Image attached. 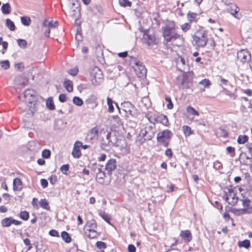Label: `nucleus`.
Wrapping results in <instances>:
<instances>
[{
	"label": "nucleus",
	"mask_w": 252,
	"mask_h": 252,
	"mask_svg": "<svg viewBox=\"0 0 252 252\" xmlns=\"http://www.w3.org/2000/svg\"><path fill=\"white\" fill-rule=\"evenodd\" d=\"M175 25L174 22L162 27V35L165 44H167L171 41L181 38V36L175 32Z\"/></svg>",
	"instance_id": "obj_1"
},
{
	"label": "nucleus",
	"mask_w": 252,
	"mask_h": 252,
	"mask_svg": "<svg viewBox=\"0 0 252 252\" xmlns=\"http://www.w3.org/2000/svg\"><path fill=\"white\" fill-rule=\"evenodd\" d=\"M129 58L130 63L134 65L133 67L137 76L139 78H144L147 73V69L144 65L134 57L130 56Z\"/></svg>",
	"instance_id": "obj_2"
},
{
	"label": "nucleus",
	"mask_w": 252,
	"mask_h": 252,
	"mask_svg": "<svg viewBox=\"0 0 252 252\" xmlns=\"http://www.w3.org/2000/svg\"><path fill=\"white\" fill-rule=\"evenodd\" d=\"M195 45L199 47H204L208 41L207 34L204 31H198L192 35Z\"/></svg>",
	"instance_id": "obj_3"
},
{
	"label": "nucleus",
	"mask_w": 252,
	"mask_h": 252,
	"mask_svg": "<svg viewBox=\"0 0 252 252\" xmlns=\"http://www.w3.org/2000/svg\"><path fill=\"white\" fill-rule=\"evenodd\" d=\"M91 81L94 86H98L103 80V75L102 71L96 66L92 68L91 72Z\"/></svg>",
	"instance_id": "obj_4"
},
{
	"label": "nucleus",
	"mask_w": 252,
	"mask_h": 252,
	"mask_svg": "<svg viewBox=\"0 0 252 252\" xmlns=\"http://www.w3.org/2000/svg\"><path fill=\"white\" fill-rule=\"evenodd\" d=\"M142 41L148 46L157 45L158 42V40L155 34L153 32L151 33L150 31L148 30L144 32Z\"/></svg>",
	"instance_id": "obj_5"
},
{
	"label": "nucleus",
	"mask_w": 252,
	"mask_h": 252,
	"mask_svg": "<svg viewBox=\"0 0 252 252\" xmlns=\"http://www.w3.org/2000/svg\"><path fill=\"white\" fill-rule=\"evenodd\" d=\"M171 132L169 129H165L157 134V139L158 143L161 144L164 147H167L169 145V142L167 139L171 138Z\"/></svg>",
	"instance_id": "obj_6"
},
{
	"label": "nucleus",
	"mask_w": 252,
	"mask_h": 252,
	"mask_svg": "<svg viewBox=\"0 0 252 252\" xmlns=\"http://www.w3.org/2000/svg\"><path fill=\"white\" fill-rule=\"evenodd\" d=\"M102 166H95L93 170L96 174V180L98 183L103 185L104 183V179L106 177L105 173L101 169Z\"/></svg>",
	"instance_id": "obj_7"
},
{
	"label": "nucleus",
	"mask_w": 252,
	"mask_h": 252,
	"mask_svg": "<svg viewBox=\"0 0 252 252\" xmlns=\"http://www.w3.org/2000/svg\"><path fill=\"white\" fill-rule=\"evenodd\" d=\"M192 86V80L189 76L184 75L181 82L179 85L181 89L187 90L190 89Z\"/></svg>",
	"instance_id": "obj_8"
},
{
	"label": "nucleus",
	"mask_w": 252,
	"mask_h": 252,
	"mask_svg": "<svg viewBox=\"0 0 252 252\" xmlns=\"http://www.w3.org/2000/svg\"><path fill=\"white\" fill-rule=\"evenodd\" d=\"M22 221L14 219L12 217H10L5 218L1 220V225L4 227H9L12 224L15 225H19L22 224Z\"/></svg>",
	"instance_id": "obj_9"
},
{
	"label": "nucleus",
	"mask_w": 252,
	"mask_h": 252,
	"mask_svg": "<svg viewBox=\"0 0 252 252\" xmlns=\"http://www.w3.org/2000/svg\"><path fill=\"white\" fill-rule=\"evenodd\" d=\"M237 56L243 63L249 62L251 60L250 52L247 50H241L237 53Z\"/></svg>",
	"instance_id": "obj_10"
},
{
	"label": "nucleus",
	"mask_w": 252,
	"mask_h": 252,
	"mask_svg": "<svg viewBox=\"0 0 252 252\" xmlns=\"http://www.w3.org/2000/svg\"><path fill=\"white\" fill-rule=\"evenodd\" d=\"M116 168V160L114 158H110L106 162L105 166V169L108 172V174L111 175L112 172L115 170Z\"/></svg>",
	"instance_id": "obj_11"
},
{
	"label": "nucleus",
	"mask_w": 252,
	"mask_h": 252,
	"mask_svg": "<svg viewBox=\"0 0 252 252\" xmlns=\"http://www.w3.org/2000/svg\"><path fill=\"white\" fill-rule=\"evenodd\" d=\"M154 120L155 122L161 124L165 126H167L169 123L167 116L163 114L154 115Z\"/></svg>",
	"instance_id": "obj_12"
},
{
	"label": "nucleus",
	"mask_w": 252,
	"mask_h": 252,
	"mask_svg": "<svg viewBox=\"0 0 252 252\" xmlns=\"http://www.w3.org/2000/svg\"><path fill=\"white\" fill-rule=\"evenodd\" d=\"M98 133V128L96 127H94L88 133L86 136V140L90 141L97 140Z\"/></svg>",
	"instance_id": "obj_13"
},
{
	"label": "nucleus",
	"mask_w": 252,
	"mask_h": 252,
	"mask_svg": "<svg viewBox=\"0 0 252 252\" xmlns=\"http://www.w3.org/2000/svg\"><path fill=\"white\" fill-rule=\"evenodd\" d=\"M24 97L29 103H32L35 98V92L33 90H28L24 92Z\"/></svg>",
	"instance_id": "obj_14"
},
{
	"label": "nucleus",
	"mask_w": 252,
	"mask_h": 252,
	"mask_svg": "<svg viewBox=\"0 0 252 252\" xmlns=\"http://www.w3.org/2000/svg\"><path fill=\"white\" fill-rule=\"evenodd\" d=\"M123 107L125 108L124 111L126 113L134 117L135 114L133 113L134 109V106L129 102H125L123 104Z\"/></svg>",
	"instance_id": "obj_15"
},
{
	"label": "nucleus",
	"mask_w": 252,
	"mask_h": 252,
	"mask_svg": "<svg viewBox=\"0 0 252 252\" xmlns=\"http://www.w3.org/2000/svg\"><path fill=\"white\" fill-rule=\"evenodd\" d=\"M228 11L235 18L240 19V18L237 15L239 11V8L236 4L231 3L228 8Z\"/></svg>",
	"instance_id": "obj_16"
},
{
	"label": "nucleus",
	"mask_w": 252,
	"mask_h": 252,
	"mask_svg": "<svg viewBox=\"0 0 252 252\" xmlns=\"http://www.w3.org/2000/svg\"><path fill=\"white\" fill-rule=\"evenodd\" d=\"M180 236L186 242H189L192 239L191 234L188 230H182L181 231Z\"/></svg>",
	"instance_id": "obj_17"
},
{
	"label": "nucleus",
	"mask_w": 252,
	"mask_h": 252,
	"mask_svg": "<svg viewBox=\"0 0 252 252\" xmlns=\"http://www.w3.org/2000/svg\"><path fill=\"white\" fill-rule=\"evenodd\" d=\"M232 212L237 216H240L245 214H251L252 213V205L251 207V211L247 210L246 208L236 209L233 208Z\"/></svg>",
	"instance_id": "obj_18"
},
{
	"label": "nucleus",
	"mask_w": 252,
	"mask_h": 252,
	"mask_svg": "<svg viewBox=\"0 0 252 252\" xmlns=\"http://www.w3.org/2000/svg\"><path fill=\"white\" fill-rule=\"evenodd\" d=\"M13 189L15 191L20 190L22 189V182L21 179L16 178L13 180Z\"/></svg>",
	"instance_id": "obj_19"
},
{
	"label": "nucleus",
	"mask_w": 252,
	"mask_h": 252,
	"mask_svg": "<svg viewBox=\"0 0 252 252\" xmlns=\"http://www.w3.org/2000/svg\"><path fill=\"white\" fill-rule=\"evenodd\" d=\"M69 14L72 17L74 18L75 19L79 17L80 16L79 7H77V5L76 6L75 8L71 7L69 11Z\"/></svg>",
	"instance_id": "obj_20"
},
{
	"label": "nucleus",
	"mask_w": 252,
	"mask_h": 252,
	"mask_svg": "<svg viewBox=\"0 0 252 252\" xmlns=\"http://www.w3.org/2000/svg\"><path fill=\"white\" fill-rule=\"evenodd\" d=\"M2 13L4 15H7L10 13L11 7L8 2L3 4L1 7Z\"/></svg>",
	"instance_id": "obj_21"
},
{
	"label": "nucleus",
	"mask_w": 252,
	"mask_h": 252,
	"mask_svg": "<svg viewBox=\"0 0 252 252\" xmlns=\"http://www.w3.org/2000/svg\"><path fill=\"white\" fill-rule=\"evenodd\" d=\"M58 25V23L57 21L53 22V21H48L47 20L45 19L43 21L42 23V26L44 27H50L53 28H56Z\"/></svg>",
	"instance_id": "obj_22"
},
{
	"label": "nucleus",
	"mask_w": 252,
	"mask_h": 252,
	"mask_svg": "<svg viewBox=\"0 0 252 252\" xmlns=\"http://www.w3.org/2000/svg\"><path fill=\"white\" fill-rule=\"evenodd\" d=\"M46 105L47 108L50 110H53L55 109V106L52 97H49L47 99L46 101Z\"/></svg>",
	"instance_id": "obj_23"
},
{
	"label": "nucleus",
	"mask_w": 252,
	"mask_h": 252,
	"mask_svg": "<svg viewBox=\"0 0 252 252\" xmlns=\"http://www.w3.org/2000/svg\"><path fill=\"white\" fill-rule=\"evenodd\" d=\"M64 87L68 92H71L73 91V84L69 80L65 79L64 81Z\"/></svg>",
	"instance_id": "obj_24"
},
{
	"label": "nucleus",
	"mask_w": 252,
	"mask_h": 252,
	"mask_svg": "<svg viewBox=\"0 0 252 252\" xmlns=\"http://www.w3.org/2000/svg\"><path fill=\"white\" fill-rule=\"evenodd\" d=\"M238 246L240 248L249 249L251 246L250 242L249 240L245 239L243 241H240L238 243Z\"/></svg>",
	"instance_id": "obj_25"
},
{
	"label": "nucleus",
	"mask_w": 252,
	"mask_h": 252,
	"mask_svg": "<svg viewBox=\"0 0 252 252\" xmlns=\"http://www.w3.org/2000/svg\"><path fill=\"white\" fill-rule=\"evenodd\" d=\"M6 26L11 31H14L16 29V27L14 22L10 19H6L5 20Z\"/></svg>",
	"instance_id": "obj_26"
},
{
	"label": "nucleus",
	"mask_w": 252,
	"mask_h": 252,
	"mask_svg": "<svg viewBox=\"0 0 252 252\" xmlns=\"http://www.w3.org/2000/svg\"><path fill=\"white\" fill-rule=\"evenodd\" d=\"M40 206L44 209L50 210L49 203L46 199H41L39 202Z\"/></svg>",
	"instance_id": "obj_27"
},
{
	"label": "nucleus",
	"mask_w": 252,
	"mask_h": 252,
	"mask_svg": "<svg viewBox=\"0 0 252 252\" xmlns=\"http://www.w3.org/2000/svg\"><path fill=\"white\" fill-rule=\"evenodd\" d=\"M61 237L62 239L64 241V242L66 243H69L71 241V238L69 234L65 231H63L61 233Z\"/></svg>",
	"instance_id": "obj_28"
},
{
	"label": "nucleus",
	"mask_w": 252,
	"mask_h": 252,
	"mask_svg": "<svg viewBox=\"0 0 252 252\" xmlns=\"http://www.w3.org/2000/svg\"><path fill=\"white\" fill-rule=\"evenodd\" d=\"M152 128V126H148L145 127L144 129H142L140 131V135L142 137H144V138H146L147 134H148L150 131H151Z\"/></svg>",
	"instance_id": "obj_29"
},
{
	"label": "nucleus",
	"mask_w": 252,
	"mask_h": 252,
	"mask_svg": "<svg viewBox=\"0 0 252 252\" xmlns=\"http://www.w3.org/2000/svg\"><path fill=\"white\" fill-rule=\"evenodd\" d=\"M21 21L23 25L25 26H29L31 24V19L28 16H24L21 17Z\"/></svg>",
	"instance_id": "obj_30"
},
{
	"label": "nucleus",
	"mask_w": 252,
	"mask_h": 252,
	"mask_svg": "<svg viewBox=\"0 0 252 252\" xmlns=\"http://www.w3.org/2000/svg\"><path fill=\"white\" fill-rule=\"evenodd\" d=\"M249 137L246 135H239L237 138V142L239 144H243L248 141Z\"/></svg>",
	"instance_id": "obj_31"
},
{
	"label": "nucleus",
	"mask_w": 252,
	"mask_h": 252,
	"mask_svg": "<svg viewBox=\"0 0 252 252\" xmlns=\"http://www.w3.org/2000/svg\"><path fill=\"white\" fill-rule=\"evenodd\" d=\"M242 205L244 207V208H246L247 210L251 211V200L246 198L245 199H242Z\"/></svg>",
	"instance_id": "obj_32"
},
{
	"label": "nucleus",
	"mask_w": 252,
	"mask_h": 252,
	"mask_svg": "<svg viewBox=\"0 0 252 252\" xmlns=\"http://www.w3.org/2000/svg\"><path fill=\"white\" fill-rule=\"evenodd\" d=\"M86 227H88V229H94L96 228V223L94 220L88 221L86 225Z\"/></svg>",
	"instance_id": "obj_33"
},
{
	"label": "nucleus",
	"mask_w": 252,
	"mask_h": 252,
	"mask_svg": "<svg viewBox=\"0 0 252 252\" xmlns=\"http://www.w3.org/2000/svg\"><path fill=\"white\" fill-rule=\"evenodd\" d=\"M107 103L108 106V111L109 113L113 112L114 110V108L113 105V101L112 100V99L108 97L107 98Z\"/></svg>",
	"instance_id": "obj_34"
},
{
	"label": "nucleus",
	"mask_w": 252,
	"mask_h": 252,
	"mask_svg": "<svg viewBox=\"0 0 252 252\" xmlns=\"http://www.w3.org/2000/svg\"><path fill=\"white\" fill-rule=\"evenodd\" d=\"M73 103L78 106H81L83 104V100L78 96H74L72 99Z\"/></svg>",
	"instance_id": "obj_35"
},
{
	"label": "nucleus",
	"mask_w": 252,
	"mask_h": 252,
	"mask_svg": "<svg viewBox=\"0 0 252 252\" xmlns=\"http://www.w3.org/2000/svg\"><path fill=\"white\" fill-rule=\"evenodd\" d=\"M183 129L184 133L186 136H189L193 133L192 130L189 126H183Z\"/></svg>",
	"instance_id": "obj_36"
},
{
	"label": "nucleus",
	"mask_w": 252,
	"mask_h": 252,
	"mask_svg": "<svg viewBox=\"0 0 252 252\" xmlns=\"http://www.w3.org/2000/svg\"><path fill=\"white\" fill-rule=\"evenodd\" d=\"M187 111L189 114L194 116H199V112L196 111L193 107L189 106L187 108Z\"/></svg>",
	"instance_id": "obj_37"
},
{
	"label": "nucleus",
	"mask_w": 252,
	"mask_h": 252,
	"mask_svg": "<svg viewBox=\"0 0 252 252\" xmlns=\"http://www.w3.org/2000/svg\"><path fill=\"white\" fill-rule=\"evenodd\" d=\"M19 217L23 220H27L29 218V213L26 211H21L19 214Z\"/></svg>",
	"instance_id": "obj_38"
},
{
	"label": "nucleus",
	"mask_w": 252,
	"mask_h": 252,
	"mask_svg": "<svg viewBox=\"0 0 252 252\" xmlns=\"http://www.w3.org/2000/svg\"><path fill=\"white\" fill-rule=\"evenodd\" d=\"M89 231V233L88 234V237L91 239H94L98 236V233L95 230V229H87Z\"/></svg>",
	"instance_id": "obj_39"
},
{
	"label": "nucleus",
	"mask_w": 252,
	"mask_h": 252,
	"mask_svg": "<svg viewBox=\"0 0 252 252\" xmlns=\"http://www.w3.org/2000/svg\"><path fill=\"white\" fill-rule=\"evenodd\" d=\"M197 14L196 13L189 11L187 14V18L189 22H192L194 21Z\"/></svg>",
	"instance_id": "obj_40"
},
{
	"label": "nucleus",
	"mask_w": 252,
	"mask_h": 252,
	"mask_svg": "<svg viewBox=\"0 0 252 252\" xmlns=\"http://www.w3.org/2000/svg\"><path fill=\"white\" fill-rule=\"evenodd\" d=\"M119 3L121 6L124 7H130L132 4L131 2L128 0H119Z\"/></svg>",
	"instance_id": "obj_41"
},
{
	"label": "nucleus",
	"mask_w": 252,
	"mask_h": 252,
	"mask_svg": "<svg viewBox=\"0 0 252 252\" xmlns=\"http://www.w3.org/2000/svg\"><path fill=\"white\" fill-rule=\"evenodd\" d=\"M72 155L75 158H79L81 155V153L79 149L74 147L72 152Z\"/></svg>",
	"instance_id": "obj_42"
},
{
	"label": "nucleus",
	"mask_w": 252,
	"mask_h": 252,
	"mask_svg": "<svg viewBox=\"0 0 252 252\" xmlns=\"http://www.w3.org/2000/svg\"><path fill=\"white\" fill-rule=\"evenodd\" d=\"M69 165L68 164H63L60 167L61 172L64 175H67V172L69 170Z\"/></svg>",
	"instance_id": "obj_43"
},
{
	"label": "nucleus",
	"mask_w": 252,
	"mask_h": 252,
	"mask_svg": "<svg viewBox=\"0 0 252 252\" xmlns=\"http://www.w3.org/2000/svg\"><path fill=\"white\" fill-rule=\"evenodd\" d=\"M99 215L108 224H110V218L108 214L104 212H103L99 213Z\"/></svg>",
	"instance_id": "obj_44"
},
{
	"label": "nucleus",
	"mask_w": 252,
	"mask_h": 252,
	"mask_svg": "<svg viewBox=\"0 0 252 252\" xmlns=\"http://www.w3.org/2000/svg\"><path fill=\"white\" fill-rule=\"evenodd\" d=\"M0 64L1 67L5 70L8 69L10 67V63L8 60L2 61L0 62Z\"/></svg>",
	"instance_id": "obj_45"
},
{
	"label": "nucleus",
	"mask_w": 252,
	"mask_h": 252,
	"mask_svg": "<svg viewBox=\"0 0 252 252\" xmlns=\"http://www.w3.org/2000/svg\"><path fill=\"white\" fill-rule=\"evenodd\" d=\"M17 43L20 47L23 48H25L27 45L26 40L23 39H18L17 40Z\"/></svg>",
	"instance_id": "obj_46"
},
{
	"label": "nucleus",
	"mask_w": 252,
	"mask_h": 252,
	"mask_svg": "<svg viewBox=\"0 0 252 252\" xmlns=\"http://www.w3.org/2000/svg\"><path fill=\"white\" fill-rule=\"evenodd\" d=\"M191 27L190 23H185L181 26V29L183 32H186L188 31Z\"/></svg>",
	"instance_id": "obj_47"
},
{
	"label": "nucleus",
	"mask_w": 252,
	"mask_h": 252,
	"mask_svg": "<svg viewBox=\"0 0 252 252\" xmlns=\"http://www.w3.org/2000/svg\"><path fill=\"white\" fill-rule=\"evenodd\" d=\"M95 245L99 249H105L107 248L106 244L102 241H97Z\"/></svg>",
	"instance_id": "obj_48"
},
{
	"label": "nucleus",
	"mask_w": 252,
	"mask_h": 252,
	"mask_svg": "<svg viewBox=\"0 0 252 252\" xmlns=\"http://www.w3.org/2000/svg\"><path fill=\"white\" fill-rule=\"evenodd\" d=\"M165 101L168 102L167 107L169 109H172L173 108V104L171 101V97L169 96H166Z\"/></svg>",
	"instance_id": "obj_49"
},
{
	"label": "nucleus",
	"mask_w": 252,
	"mask_h": 252,
	"mask_svg": "<svg viewBox=\"0 0 252 252\" xmlns=\"http://www.w3.org/2000/svg\"><path fill=\"white\" fill-rule=\"evenodd\" d=\"M51 151L48 149H44L42 152V157L44 158H48L51 156Z\"/></svg>",
	"instance_id": "obj_50"
},
{
	"label": "nucleus",
	"mask_w": 252,
	"mask_h": 252,
	"mask_svg": "<svg viewBox=\"0 0 252 252\" xmlns=\"http://www.w3.org/2000/svg\"><path fill=\"white\" fill-rule=\"evenodd\" d=\"M154 134H155V132L154 131V130L153 129V127H152L151 131H150L148 133V134H147L146 137L144 138V141L151 140L152 139V138L154 137Z\"/></svg>",
	"instance_id": "obj_51"
},
{
	"label": "nucleus",
	"mask_w": 252,
	"mask_h": 252,
	"mask_svg": "<svg viewBox=\"0 0 252 252\" xmlns=\"http://www.w3.org/2000/svg\"><path fill=\"white\" fill-rule=\"evenodd\" d=\"M199 84L203 85L204 87H207L211 85V83L208 79H204L199 82Z\"/></svg>",
	"instance_id": "obj_52"
},
{
	"label": "nucleus",
	"mask_w": 252,
	"mask_h": 252,
	"mask_svg": "<svg viewBox=\"0 0 252 252\" xmlns=\"http://www.w3.org/2000/svg\"><path fill=\"white\" fill-rule=\"evenodd\" d=\"M235 148L228 146L226 148V151L227 153L229 154L231 157H233L235 155Z\"/></svg>",
	"instance_id": "obj_53"
},
{
	"label": "nucleus",
	"mask_w": 252,
	"mask_h": 252,
	"mask_svg": "<svg viewBox=\"0 0 252 252\" xmlns=\"http://www.w3.org/2000/svg\"><path fill=\"white\" fill-rule=\"evenodd\" d=\"M228 192L229 193V195H228L227 192H224V194L223 196V199L226 201H228V199H229V196H231V193H233V189H228Z\"/></svg>",
	"instance_id": "obj_54"
},
{
	"label": "nucleus",
	"mask_w": 252,
	"mask_h": 252,
	"mask_svg": "<svg viewBox=\"0 0 252 252\" xmlns=\"http://www.w3.org/2000/svg\"><path fill=\"white\" fill-rule=\"evenodd\" d=\"M238 200V197L233 193V195L232 196V201L230 202H228V204L234 206L237 203Z\"/></svg>",
	"instance_id": "obj_55"
},
{
	"label": "nucleus",
	"mask_w": 252,
	"mask_h": 252,
	"mask_svg": "<svg viewBox=\"0 0 252 252\" xmlns=\"http://www.w3.org/2000/svg\"><path fill=\"white\" fill-rule=\"evenodd\" d=\"M181 65H182L183 66V69H185V66L186 65V61H185V59L182 57H180L179 61H178L177 62L178 66H180Z\"/></svg>",
	"instance_id": "obj_56"
},
{
	"label": "nucleus",
	"mask_w": 252,
	"mask_h": 252,
	"mask_svg": "<svg viewBox=\"0 0 252 252\" xmlns=\"http://www.w3.org/2000/svg\"><path fill=\"white\" fill-rule=\"evenodd\" d=\"M49 180L50 184L54 185L56 184V183L57 181V177L55 175H52L49 178Z\"/></svg>",
	"instance_id": "obj_57"
},
{
	"label": "nucleus",
	"mask_w": 252,
	"mask_h": 252,
	"mask_svg": "<svg viewBox=\"0 0 252 252\" xmlns=\"http://www.w3.org/2000/svg\"><path fill=\"white\" fill-rule=\"evenodd\" d=\"M49 234L53 237H59V232L55 229H51L49 232Z\"/></svg>",
	"instance_id": "obj_58"
},
{
	"label": "nucleus",
	"mask_w": 252,
	"mask_h": 252,
	"mask_svg": "<svg viewBox=\"0 0 252 252\" xmlns=\"http://www.w3.org/2000/svg\"><path fill=\"white\" fill-rule=\"evenodd\" d=\"M165 155L168 158H171L173 156L171 149L170 148H167L165 152Z\"/></svg>",
	"instance_id": "obj_59"
},
{
	"label": "nucleus",
	"mask_w": 252,
	"mask_h": 252,
	"mask_svg": "<svg viewBox=\"0 0 252 252\" xmlns=\"http://www.w3.org/2000/svg\"><path fill=\"white\" fill-rule=\"evenodd\" d=\"M40 184L43 188H46L48 187V182L45 179H41L40 180Z\"/></svg>",
	"instance_id": "obj_60"
},
{
	"label": "nucleus",
	"mask_w": 252,
	"mask_h": 252,
	"mask_svg": "<svg viewBox=\"0 0 252 252\" xmlns=\"http://www.w3.org/2000/svg\"><path fill=\"white\" fill-rule=\"evenodd\" d=\"M59 100L62 103L64 102L66 100V95L64 94H60L59 96Z\"/></svg>",
	"instance_id": "obj_61"
},
{
	"label": "nucleus",
	"mask_w": 252,
	"mask_h": 252,
	"mask_svg": "<svg viewBox=\"0 0 252 252\" xmlns=\"http://www.w3.org/2000/svg\"><path fill=\"white\" fill-rule=\"evenodd\" d=\"M78 72V70L77 68H72L69 70L68 73L72 76H75Z\"/></svg>",
	"instance_id": "obj_62"
},
{
	"label": "nucleus",
	"mask_w": 252,
	"mask_h": 252,
	"mask_svg": "<svg viewBox=\"0 0 252 252\" xmlns=\"http://www.w3.org/2000/svg\"><path fill=\"white\" fill-rule=\"evenodd\" d=\"M127 250L128 252H135L136 247L132 244H129L127 247Z\"/></svg>",
	"instance_id": "obj_63"
},
{
	"label": "nucleus",
	"mask_w": 252,
	"mask_h": 252,
	"mask_svg": "<svg viewBox=\"0 0 252 252\" xmlns=\"http://www.w3.org/2000/svg\"><path fill=\"white\" fill-rule=\"evenodd\" d=\"M223 219L226 220V221H228V220L229 219H231V220L233 221V219L232 218H230V215L229 214L227 213V212H225L223 213Z\"/></svg>",
	"instance_id": "obj_64"
}]
</instances>
